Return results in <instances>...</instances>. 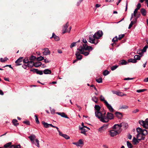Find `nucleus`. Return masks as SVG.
I'll use <instances>...</instances> for the list:
<instances>
[{"label":"nucleus","instance_id":"1","mask_svg":"<svg viewBox=\"0 0 148 148\" xmlns=\"http://www.w3.org/2000/svg\"><path fill=\"white\" fill-rule=\"evenodd\" d=\"M103 32L99 30L95 33L94 35L90 34L89 36V42L92 44L97 45L99 42L98 39L102 36Z\"/></svg>","mask_w":148,"mask_h":148},{"label":"nucleus","instance_id":"2","mask_svg":"<svg viewBox=\"0 0 148 148\" xmlns=\"http://www.w3.org/2000/svg\"><path fill=\"white\" fill-rule=\"evenodd\" d=\"M93 49L92 47L90 46H88L86 44H83L82 46H80L77 49L80 53L84 55L85 56L88 55L90 51Z\"/></svg>","mask_w":148,"mask_h":148},{"label":"nucleus","instance_id":"3","mask_svg":"<svg viewBox=\"0 0 148 148\" xmlns=\"http://www.w3.org/2000/svg\"><path fill=\"white\" fill-rule=\"evenodd\" d=\"M137 134L136 138L138 140H143L145 138V136L147 134V130L143 129L140 127H138L136 129Z\"/></svg>","mask_w":148,"mask_h":148},{"label":"nucleus","instance_id":"4","mask_svg":"<svg viewBox=\"0 0 148 148\" xmlns=\"http://www.w3.org/2000/svg\"><path fill=\"white\" fill-rule=\"evenodd\" d=\"M122 125L119 124H115L112 127L113 130H110V135L112 137L116 136L121 131Z\"/></svg>","mask_w":148,"mask_h":148},{"label":"nucleus","instance_id":"5","mask_svg":"<svg viewBox=\"0 0 148 148\" xmlns=\"http://www.w3.org/2000/svg\"><path fill=\"white\" fill-rule=\"evenodd\" d=\"M105 114L106 112H104L99 119L100 120L101 122L106 123L108 122L109 119L111 120L113 119L114 116L113 114L108 112L107 113L106 116H105Z\"/></svg>","mask_w":148,"mask_h":148},{"label":"nucleus","instance_id":"6","mask_svg":"<svg viewBox=\"0 0 148 148\" xmlns=\"http://www.w3.org/2000/svg\"><path fill=\"white\" fill-rule=\"evenodd\" d=\"M94 108L95 110H96L95 112V116L99 119L103 114L100 112L101 108L99 105H95Z\"/></svg>","mask_w":148,"mask_h":148},{"label":"nucleus","instance_id":"7","mask_svg":"<svg viewBox=\"0 0 148 148\" xmlns=\"http://www.w3.org/2000/svg\"><path fill=\"white\" fill-rule=\"evenodd\" d=\"M69 25V22H67L66 25L64 26L62 29V33L63 34L67 32H70L71 29V26L70 27L69 30L68 31V29H67V28H68Z\"/></svg>","mask_w":148,"mask_h":148},{"label":"nucleus","instance_id":"8","mask_svg":"<svg viewBox=\"0 0 148 148\" xmlns=\"http://www.w3.org/2000/svg\"><path fill=\"white\" fill-rule=\"evenodd\" d=\"M108 124H104L102 127L99 128L98 129V131L101 133H102L108 128Z\"/></svg>","mask_w":148,"mask_h":148},{"label":"nucleus","instance_id":"9","mask_svg":"<svg viewBox=\"0 0 148 148\" xmlns=\"http://www.w3.org/2000/svg\"><path fill=\"white\" fill-rule=\"evenodd\" d=\"M139 123L140 125L143 126V127L146 129H148V124L146 123L145 121L140 120L139 121Z\"/></svg>","mask_w":148,"mask_h":148},{"label":"nucleus","instance_id":"10","mask_svg":"<svg viewBox=\"0 0 148 148\" xmlns=\"http://www.w3.org/2000/svg\"><path fill=\"white\" fill-rule=\"evenodd\" d=\"M85 128L88 130H90V128L86 126H83L82 127H81L80 128V130L81 131V133L85 134L86 132L87 131Z\"/></svg>","mask_w":148,"mask_h":148},{"label":"nucleus","instance_id":"11","mask_svg":"<svg viewBox=\"0 0 148 148\" xmlns=\"http://www.w3.org/2000/svg\"><path fill=\"white\" fill-rule=\"evenodd\" d=\"M32 142V143L34 144V140L36 139V136L34 134H32L30 136L28 137Z\"/></svg>","mask_w":148,"mask_h":148},{"label":"nucleus","instance_id":"12","mask_svg":"<svg viewBox=\"0 0 148 148\" xmlns=\"http://www.w3.org/2000/svg\"><path fill=\"white\" fill-rule=\"evenodd\" d=\"M23 58V57H20L15 61V63L16 64L17 66L22 64H20V63L22 62Z\"/></svg>","mask_w":148,"mask_h":148},{"label":"nucleus","instance_id":"13","mask_svg":"<svg viewBox=\"0 0 148 148\" xmlns=\"http://www.w3.org/2000/svg\"><path fill=\"white\" fill-rule=\"evenodd\" d=\"M105 105L107 108L109 109V111L110 112H114V109L112 108V106L108 103H106Z\"/></svg>","mask_w":148,"mask_h":148},{"label":"nucleus","instance_id":"14","mask_svg":"<svg viewBox=\"0 0 148 148\" xmlns=\"http://www.w3.org/2000/svg\"><path fill=\"white\" fill-rule=\"evenodd\" d=\"M44 51L43 52V54L45 55H47L50 54V52L48 48H46L44 49Z\"/></svg>","mask_w":148,"mask_h":148},{"label":"nucleus","instance_id":"15","mask_svg":"<svg viewBox=\"0 0 148 148\" xmlns=\"http://www.w3.org/2000/svg\"><path fill=\"white\" fill-rule=\"evenodd\" d=\"M115 114L116 116L119 119H121L123 117V114L121 112H115Z\"/></svg>","mask_w":148,"mask_h":148},{"label":"nucleus","instance_id":"16","mask_svg":"<svg viewBox=\"0 0 148 148\" xmlns=\"http://www.w3.org/2000/svg\"><path fill=\"white\" fill-rule=\"evenodd\" d=\"M75 55L77 58L78 60H80L82 58V56L77 51L76 52Z\"/></svg>","mask_w":148,"mask_h":148},{"label":"nucleus","instance_id":"17","mask_svg":"<svg viewBox=\"0 0 148 148\" xmlns=\"http://www.w3.org/2000/svg\"><path fill=\"white\" fill-rule=\"evenodd\" d=\"M27 66L32 68L34 66V62L32 61H29L27 64Z\"/></svg>","mask_w":148,"mask_h":148},{"label":"nucleus","instance_id":"18","mask_svg":"<svg viewBox=\"0 0 148 148\" xmlns=\"http://www.w3.org/2000/svg\"><path fill=\"white\" fill-rule=\"evenodd\" d=\"M56 113L59 115H60L62 117H64L68 119L69 118L65 114L64 112H57Z\"/></svg>","mask_w":148,"mask_h":148},{"label":"nucleus","instance_id":"19","mask_svg":"<svg viewBox=\"0 0 148 148\" xmlns=\"http://www.w3.org/2000/svg\"><path fill=\"white\" fill-rule=\"evenodd\" d=\"M53 38L56 41H58L60 40L59 37L56 36L54 33H53L52 36L50 38Z\"/></svg>","mask_w":148,"mask_h":148},{"label":"nucleus","instance_id":"20","mask_svg":"<svg viewBox=\"0 0 148 148\" xmlns=\"http://www.w3.org/2000/svg\"><path fill=\"white\" fill-rule=\"evenodd\" d=\"M140 12L143 16H145L147 14V11L144 8H142L140 10Z\"/></svg>","mask_w":148,"mask_h":148},{"label":"nucleus","instance_id":"21","mask_svg":"<svg viewBox=\"0 0 148 148\" xmlns=\"http://www.w3.org/2000/svg\"><path fill=\"white\" fill-rule=\"evenodd\" d=\"M43 73L45 74H51V71L49 69H46L44 70Z\"/></svg>","mask_w":148,"mask_h":148},{"label":"nucleus","instance_id":"22","mask_svg":"<svg viewBox=\"0 0 148 148\" xmlns=\"http://www.w3.org/2000/svg\"><path fill=\"white\" fill-rule=\"evenodd\" d=\"M112 92L113 94H115L118 96H121L122 94V92L119 91H112Z\"/></svg>","mask_w":148,"mask_h":148},{"label":"nucleus","instance_id":"23","mask_svg":"<svg viewBox=\"0 0 148 148\" xmlns=\"http://www.w3.org/2000/svg\"><path fill=\"white\" fill-rule=\"evenodd\" d=\"M59 135L60 136H63L66 139H68L70 138V137L69 136L67 135L63 134L61 132H60Z\"/></svg>","mask_w":148,"mask_h":148},{"label":"nucleus","instance_id":"24","mask_svg":"<svg viewBox=\"0 0 148 148\" xmlns=\"http://www.w3.org/2000/svg\"><path fill=\"white\" fill-rule=\"evenodd\" d=\"M42 65V63L40 62H37L34 63V66L36 67H38Z\"/></svg>","mask_w":148,"mask_h":148},{"label":"nucleus","instance_id":"25","mask_svg":"<svg viewBox=\"0 0 148 148\" xmlns=\"http://www.w3.org/2000/svg\"><path fill=\"white\" fill-rule=\"evenodd\" d=\"M100 100L101 101H103L105 105L108 103V102L105 99L104 97L102 95H101L100 96Z\"/></svg>","mask_w":148,"mask_h":148},{"label":"nucleus","instance_id":"26","mask_svg":"<svg viewBox=\"0 0 148 148\" xmlns=\"http://www.w3.org/2000/svg\"><path fill=\"white\" fill-rule=\"evenodd\" d=\"M128 62H126L125 60H123L120 61L119 64L122 65H126L127 64Z\"/></svg>","mask_w":148,"mask_h":148},{"label":"nucleus","instance_id":"27","mask_svg":"<svg viewBox=\"0 0 148 148\" xmlns=\"http://www.w3.org/2000/svg\"><path fill=\"white\" fill-rule=\"evenodd\" d=\"M92 100L96 103H98V98L95 96L92 97Z\"/></svg>","mask_w":148,"mask_h":148},{"label":"nucleus","instance_id":"28","mask_svg":"<svg viewBox=\"0 0 148 148\" xmlns=\"http://www.w3.org/2000/svg\"><path fill=\"white\" fill-rule=\"evenodd\" d=\"M42 123L45 127L47 128L49 127V124L47 123H46L44 121H42Z\"/></svg>","mask_w":148,"mask_h":148},{"label":"nucleus","instance_id":"29","mask_svg":"<svg viewBox=\"0 0 148 148\" xmlns=\"http://www.w3.org/2000/svg\"><path fill=\"white\" fill-rule=\"evenodd\" d=\"M17 120L16 119H14L12 121L13 125L15 126H17L19 124V123H17Z\"/></svg>","mask_w":148,"mask_h":148},{"label":"nucleus","instance_id":"30","mask_svg":"<svg viewBox=\"0 0 148 148\" xmlns=\"http://www.w3.org/2000/svg\"><path fill=\"white\" fill-rule=\"evenodd\" d=\"M138 140L135 137H134L133 138V142L134 143V145H136L139 142L138 141Z\"/></svg>","mask_w":148,"mask_h":148},{"label":"nucleus","instance_id":"31","mask_svg":"<svg viewBox=\"0 0 148 148\" xmlns=\"http://www.w3.org/2000/svg\"><path fill=\"white\" fill-rule=\"evenodd\" d=\"M127 144L128 147L129 148H132L133 147L132 144L129 141H127Z\"/></svg>","mask_w":148,"mask_h":148},{"label":"nucleus","instance_id":"32","mask_svg":"<svg viewBox=\"0 0 148 148\" xmlns=\"http://www.w3.org/2000/svg\"><path fill=\"white\" fill-rule=\"evenodd\" d=\"M128 61L129 62H132L133 63H135L136 62H137V61L134 58V59H129L128 60Z\"/></svg>","mask_w":148,"mask_h":148},{"label":"nucleus","instance_id":"33","mask_svg":"<svg viewBox=\"0 0 148 148\" xmlns=\"http://www.w3.org/2000/svg\"><path fill=\"white\" fill-rule=\"evenodd\" d=\"M11 144H12V143L11 142L8 143L6 144H5L4 145V147L5 148H8V147H9L10 146H11Z\"/></svg>","mask_w":148,"mask_h":148},{"label":"nucleus","instance_id":"34","mask_svg":"<svg viewBox=\"0 0 148 148\" xmlns=\"http://www.w3.org/2000/svg\"><path fill=\"white\" fill-rule=\"evenodd\" d=\"M80 41V40H79L77 42H73V43H72L70 46V48H72L73 47L75 46L76 45V44L77 42H79Z\"/></svg>","mask_w":148,"mask_h":148},{"label":"nucleus","instance_id":"35","mask_svg":"<svg viewBox=\"0 0 148 148\" xmlns=\"http://www.w3.org/2000/svg\"><path fill=\"white\" fill-rule=\"evenodd\" d=\"M118 38L117 36H116L112 40V42H117L118 41Z\"/></svg>","mask_w":148,"mask_h":148},{"label":"nucleus","instance_id":"36","mask_svg":"<svg viewBox=\"0 0 148 148\" xmlns=\"http://www.w3.org/2000/svg\"><path fill=\"white\" fill-rule=\"evenodd\" d=\"M8 60V59L7 58H5L3 59L1 58L0 59V61L1 62H3L7 61Z\"/></svg>","mask_w":148,"mask_h":148},{"label":"nucleus","instance_id":"37","mask_svg":"<svg viewBox=\"0 0 148 148\" xmlns=\"http://www.w3.org/2000/svg\"><path fill=\"white\" fill-rule=\"evenodd\" d=\"M29 61L27 58H25L23 60V62L24 63L27 64Z\"/></svg>","mask_w":148,"mask_h":148},{"label":"nucleus","instance_id":"38","mask_svg":"<svg viewBox=\"0 0 148 148\" xmlns=\"http://www.w3.org/2000/svg\"><path fill=\"white\" fill-rule=\"evenodd\" d=\"M134 58L136 59V60H139L140 59V56L138 55H136L134 56Z\"/></svg>","mask_w":148,"mask_h":148},{"label":"nucleus","instance_id":"39","mask_svg":"<svg viewBox=\"0 0 148 148\" xmlns=\"http://www.w3.org/2000/svg\"><path fill=\"white\" fill-rule=\"evenodd\" d=\"M96 81L98 83H101L102 82V79L101 77H100L98 79H96Z\"/></svg>","mask_w":148,"mask_h":148},{"label":"nucleus","instance_id":"40","mask_svg":"<svg viewBox=\"0 0 148 148\" xmlns=\"http://www.w3.org/2000/svg\"><path fill=\"white\" fill-rule=\"evenodd\" d=\"M36 59V57L32 56H30L29 58V60L30 61H32L34 60H35Z\"/></svg>","mask_w":148,"mask_h":148},{"label":"nucleus","instance_id":"41","mask_svg":"<svg viewBox=\"0 0 148 148\" xmlns=\"http://www.w3.org/2000/svg\"><path fill=\"white\" fill-rule=\"evenodd\" d=\"M118 67V65H115L111 67V69L112 71H114Z\"/></svg>","mask_w":148,"mask_h":148},{"label":"nucleus","instance_id":"42","mask_svg":"<svg viewBox=\"0 0 148 148\" xmlns=\"http://www.w3.org/2000/svg\"><path fill=\"white\" fill-rule=\"evenodd\" d=\"M147 90L146 89H142L138 90H136V92L138 93H140L142 92H144Z\"/></svg>","mask_w":148,"mask_h":148},{"label":"nucleus","instance_id":"43","mask_svg":"<svg viewBox=\"0 0 148 148\" xmlns=\"http://www.w3.org/2000/svg\"><path fill=\"white\" fill-rule=\"evenodd\" d=\"M109 72L107 70H106L103 72V75L104 76H106L109 74Z\"/></svg>","mask_w":148,"mask_h":148},{"label":"nucleus","instance_id":"44","mask_svg":"<svg viewBox=\"0 0 148 148\" xmlns=\"http://www.w3.org/2000/svg\"><path fill=\"white\" fill-rule=\"evenodd\" d=\"M43 60H44V58L42 56H40L37 58V60L39 61H41Z\"/></svg>","mask_w":148,"mask_h":148},{"label":"nucleus","instance_id":"45","mask_svg":"<svg viewBox=\"0 0 148 148\" xmlns=\"http://www.w3.org/2000/svg\"><path fill=\"white\" fill-rule=\"evenodd\" d=\"M125 36V34H121L119 35V37L118 38V40H121V39L124 37Z\"/></svg>","mask_w":148,"mask_h":148},{"label":"nucleus","instance_id":"46","mask_svg":"<svg viewBox=\"0 0 148 148\" xmlns=\"http://www.w3.org/2000/svg\"><path fill=\"white\" fill-rule=\"evenodd\" d=\"M36 142V144H35V145L38 147H39L40 145L39 143V141L38 139H35Z\"/></svg>","mask_w":148,"mask_h":148},{"label":"nucleus","instance_id":"47","mask_svg":"<svg viewBox=\"0 0 148 148\" xmlns=\"http://www.w3.org/2000/svg\"><path fill=\"white\" fill-rule=\"evenodd\" d=\"M36 73L40 75H42L43 74V71H42L38 70L37 69Z\"/></svg>","mask_w":148,"mask_h":148},{"label":"nucleus","instance_id":"48","mask_svg":"<svg viewBox=\"0 0 148 148\" xmlns=\"http://www.w3.org/2000/svg\"><path fill=\"white\" fill-rule=\"evenodd\" d=\"M141 7V4L140 3H138V4L137 5L136 8L135 9H136L138 11V10H139L140 9Z\"/></svg>","mask_w":148,"mask_h":148},{"label":"nucleus","instance_id":"49","mask_svg":"<svg viewBox=\"0 0 148 148\" xmlns=\"http://www.w3.org/2000/svg\"><path fill=\"white\" fill-rule=\"evenodd\" d=\"M134 24V23L133 22V21H132L131 22V23H130V24L129 25L128 29H130Z\"/></svg>","mask_w":148,"mask_h":148},{"label":"nucleus","instance_id":"50","mask_svg":"<svg viewBox=\"0 0 148 148\" xmlns=\"http://www.w3.org/2000/svg\"><path fill=\"white\" fill-rule=\"evenodd\" d=\"M35 121L36 122V123L37 124H39L40 122L38 120L37 116L36 115H35Z\"/></svg>","mask_w":148,"mask_h":148},{"label":"nucleus","instance_id":"51","mask_svg":"<svg viewBox=\"0 0 148 148\" xmlns=\"http://www.w3.org/2000/svg\"><path fill=\"white\" fill-rule=\"evenodd\" d=\"M128 106L127 105H124L122 106L121 108V109H127L128 108Z\"/></svg>","mask_w":148,"mask_h":148},{"label":"nucleus","instance_id":"52","mask_svg":"<svg viewBox=\"0 0 148 148\" xmlns=\"http://www.w3.org/2000/svg\"><path fill=\"white\" fill-rule=\"evenodd\" d=\"M78 143L79 146H80V145L83 144V141L82 139L79 140L78 141Z\"/></svg>","mask_w":148,"mask_h":148},{"label":"nucleus","instance_id":"53","mask_svg":"<svg viewBox=\"0 0 148 148\" xmlns=\"http://www.w3.org/2000/svg\"><path fill=\"white\" fill-rule=\"evenodd\" d=\"M148 48V45H145L143 49V51L145 52L146 51V49Z\"/></svg>","mask_w":148,"mask_h":148},{"label":"nucleus","instance_id":"54","mask_svg":"<svg viewBox=\"0 0 148 148\" xmlns=\"http://www.w3.org/2000/svg\"><path fill=\"white\" fill-rule=\"evenodd\" d=\"M137 12H138V10H137L135 9L134 11V13L133 14V16H136V14L137 13Z\"/></svg>","mask_w":148,"mask_h":148},{"label":"nucleus","instance_id":"55","mask_svg":"<svg viewBox=\"0 0 148 148\" xmlns=\"http://www.w3.org/2000/svg\"><path fill=\"white\" fill-rule=\"evenodd\" d=\"M23 123L26 125H29L30 124L29 122L28 121H24Z\"/></svg>","mask_w":148,"mask_h":148},{"label":"nucleus","instance_id":"56","mask_svg":"<svg viewBox=\"0 0 148 148\" xmlns=\"http://www.w3.org/2000/svg\"><path fill=\"white\" fill-rule=\"evenodd\" d=\"M51 112L52 114H54L55 113V110L53 109H50Z\"/></svg>","mask_w":148,"mask_h":148},{"label":"nucleus","instance_id":"57","mask_svg":"<svg viewBox=\"0 0 148 148\" xmlns=\"http://www.w3.org/2000/svg\"><path fill=\"white\" fill-rule=\"evenodd\" d=\"M139 110L138 109H136L134 110L133 111H132V113H136L137 112H138L139 111Z\"/></svg>","mask_w":148,"mask_h":148},{"label":"nucleus","instance_id":"58","mask_svg":"<svg viewBox=\"0 0 148 148\" xmlns=\"http://www.w3.org/2000/svg\"><path fill=\"white\" fill-rule=\"evenodd\" d=\"M37 69H31L30 71H31L33 72L34 73H36V71H37Z\"/></svg>","mask_w":148,"mask_h":148},{"label":"nucleus","instance_id":"59","mask_svg":"<svg viewBox=\"0 0 148 148\" xmlns=\"http://www.w3.org/2000/svg\"><path fill=\"white\" fill-rule=\"evenodd\" d=\"M76 105L77 107L78 108L79 110L80 111L82 109V108L79 106L77 104H76Z\"/></svg>","mask_w":148,"mask_h":148},{"label":"nucleus","instance_id":"60","mask_svg":"<svg viewBox=\"0 0 148 148\" xmlns=\"http://www.w3.org/2000/svg\"><path fill=\"white\" fill-rule=\"evenodd\" d=\"M133 79L134 78H130L129 77H128V78H124V80H132V79Z\"/></svg>","mask_w":148,"mask_h":148},{"label":"nucleus","instance_id":"61","mask_svg":"<svg viewBox=\"0 0 148 148\" xmlns=\"http://www.w3.org/2000/svg\"><path fill=\"white\" fill-rule=\"evenodd\" d=\"M6 66H8V67H9L10 68L12 69H13V68L11 66V65H5V66H3V67L4 68V67H6Z\"/></svg>","mask_w":148,"mask_h":148},{"label":"nucleus","instance_id":"62","mask_svg":"<svg viewBox=\"0 0 148 148\" xmlns=\"http://www.w3.org/2000/svg\"><path fill=\"white\" fill-rule=\"evenodd\" d=\"M44 61L45 63H47L50 62V61H49L47 59H44Z\"/></svg>","mask_w":148,"mask_h":148},{"label":"nucleus","instance_id":"63","mask_svg":"<svg viewBox=\"0 0 148 148\" xmlns=\"http://www.w3.org/2000/svg\"><path fill=\"white\" fill-rule=\"evenodd\" d=\"M27 65L26 64H23L22 65V67L23 68L25 69H27Z\"/></svg>","mask_w":148,"mask_h":148},{"label":"nucleus","instance_id":"64","mask_svg":"<svg viewBox=\"0 0 148 148\" xmlns=\"http://www.w3.org/2000/svg\"><path fill=\"white\" fill-rule=\"evenodd\" d=\"M73 144H74V145H76L77 146H79V145L78 142H77V143L73 142Z\"/></svg>","mask_w":148,"mask_h":148}]
</instances>
